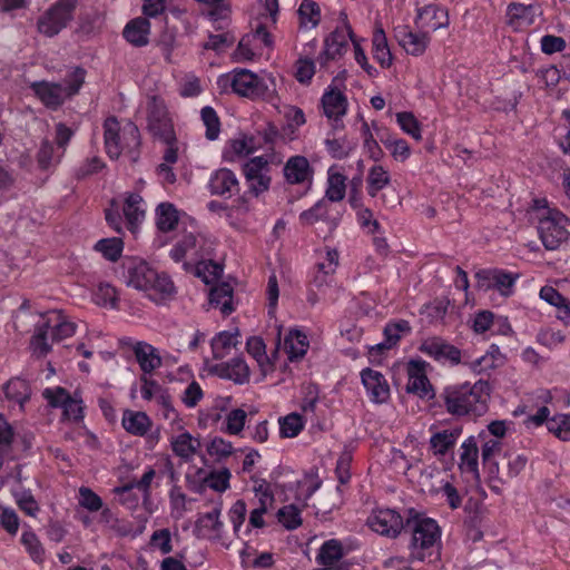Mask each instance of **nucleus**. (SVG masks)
I'll list each match as a JSON object with an SVG mask.
<instances>
[{
	"instance_id": "1",
	"label": "nucleus",
	"mask_w": 570,
	"mask_h": 570,
	"mask_svg": "<svg viewBox=\"0 0 570 570\" xmlns=\"http://www.w3.org/2000/svg\"><path fill=\"white\" fill-rule=\"evenodd\" d=\"M489 397L490 385L483 380H479L474 384L465 382L448 385L439 396L446 412L458 417L484 414Z\"/></svg>"
},
{
	"instance_id": "2",
	"label": "nucleus",
	"mask_w": 570,
	"mask_h": 570,
	"mask_svg": "<svg viewBox=\"0 0 570 570\" xmlns=\"http://www.w3.org/2000/svg\"><path fill=\"white\" fill-rule=\"evenodd\" d=\"M217 85L224 92L230 91L250 100L263 99L272 102L276 94L274 78H262L245 68H235L220 75Z\"/></svg>"
},
{
	"instance_id": "3",
	"label": "nucleus",
	"mask_w": 570,
	"mask_h": 570,
	"mask_svg": "<svg viewBox=\"0 0 570 570\" xmlns=\"http://www.w3.org/2000/svg\"><path fill=\"white\" fill-rule=\"evenodd\" d=\"M124 269L127 284L136 289L150 292L153 296L161 299L175 293L170 276L165 272H157L144 259L128 258L124 262Z\"/></svg>"
},
{
	"instance_id": "4",
	"label": "nucleus",
	"mask_w": 570,
	"mask_h": 570,
	"mask_svg": "<svg viewBox=\"0 0 570 570\" xmlns=\"http://www.w3.org/2000/svg\"><path fill=\"white\" fill-rule=\"evenodd\" d=\"M77 325L61 311L49 312L43 321L37 324L30 340L32 355L42 358L51 351L52 343H58L72 336Z\"/></svg>"
},
{
	"instance_id": "5",
	"label": "nucleus",
	"mask_w": 570,
	"mask_h": 570,
	"mask_svg": "<svg viewBox=\"0 0 570 570\" xmlns=\"http://www.w3.org/2000/svg\"><path fill=\"white\" fill-rule=\"evenodd\" d=\"M538 204V233L548 250H557L570 245V219L557 208Z\"/></svg>"
},
{
	"instance_id": "6",
	"label": "nucleus",
	"mask_w": 570,
	"mask_h": 570,
	"mask_svg": "<svg viewBox=\"0 0 570 570\" xmlns=\"http://www.w3.org/2000/svg\"><path fill=\"white\" fill-rule=\"evenodd\" d=\"M282 161V155L273 148L269 153L248 158L242 166L247 193L257 198L268 191L272 185L271 166H278Z\"/></svg>"
},
{
	"instance_id": "7",
	"label": "nucleus",
	"mask_w": 570,
	"mask_h": 570,
	"mask_svg": "<svg viewBox=\"0 0 570 570\" xmlns=\"http://www.w3.org/2000/svg\"><path fill=\"white\" fill-rule=\"evenodd\" d=\"M406 527L412 530L411 559L417 561H431L440 541L441 531L433 519L415 518L407 519Z\"/></svg>"
},
{
	"instance_id": "8",
	"label": "nucleus",
	"mask_w": 570,
	"mask_h": 570,
	"mask_svg": "<svg viewBox=\"0 0 570 570\" xmlns=\"http://www.w3.org/2000/svg\"><path fill=\"white\" fill-rule=\"evenodd\" d=\"M79 0H56L37 20V31L47 37L58 36L73 20Z\"/></svg>"
},
{
	"instance_id": "9",
	"label": "nucleus",
	"mask_w": 570,
	"mask_h": 570,
	"mask_svg": "<svg viewBox=\"0 0 570 570\" xmlns=\"http://www.w3.org/2000/svg\"><path fill=\"white\" fill-rule=\"evenodd\" d=\"M352 43L356 51V36L344 11L340 12L335 29L326 37L324 41V50L318 56V62L325 67L330 60L342 57Z\"/></svg>"
},
{
	"instance_id": "10",
	"label": "nucleus",
	"mask_w": 570,
	"mask_h": 570,
	"mask_svg": "<svg viewBox=\"0 0 570 570\" xmlns=\"http://www.w3.org/2000/svg\"><path fill=\"white\" fill-rule=\"evenodd\" d=\"M43 397L48 401V404L55 409L62 410V420L80 423L85 419V404L80 392L75 391L72 394L65 387L57 386L55 389H46L43 391Z\"/></svg>"
},
{
	"instance_id": "11",
	"label": "nucleus",
	"mask_w": 570,
	"mask_h": 570,
	"mask_svg": "<svg viewBox=\"0 0 570 570\" xmlns=\"http://www.w3.org/2000/svg\"><path fill=\"white\" fill-rule=\"evenodd\" d=\"M366 525L374 532L389 538H396L404 529L403 517L392 509L374 510L366 520Z\"/></svg>"
},
{
	"instance_id": "12",
	"label": "nucleus",
	"mask_w": 570,
	"mask_h": 570,
	"mask_svg": "<svg viewBox=\"0 0 570 570\" xmlns=\"http://www.w3.org/2000/svg\"><path fill=\"white\" fill-rule=\"evenodd\" d=\"M206 188L212 196L227 200L239 194L240 183L232 169L222 167L210 173Z\"/></svg>"
},
{
	"instance_id": "13",
	"label": "nucleus",
	"mask_w": 570,
	"mask_h": 570,
	"mask_svg": "<svg viewBox=\"0 0 570 570\" xmlns=\"http://www.w3.org/2000/svg\"><path fill=\"white\" fill-rule=\"evenodd\" d=\"M148 128L160 140L174 139V126L168 110L163 101L153 97L148 104Z\"/></svg>"
},
{
	"instance_id": "14",
	"label": "nucleus",
	"mask_w": 570,
	"mask_h": 570,
	"mask_svg": "<svg viewBox=\"0 0 570 570\" xmlns=\"http://www.w3.org/2000/svg\"><path fill=\"white\" fill-rule=\"evenodd\" d=\"M420 352L440 363L458 365L461 362V351L439 336L428 337L422 341Z\"/></svg>"
},
{
	"instance_id": "15",
	"label": "nucleus",
	"mask_w": 570,
	"mask_h": 570,
	"mask_svg": "<svg viewBox=\"0 0 570 570\" xmlns=\"http://www.w3.org/2000/svg\"><path fill=\"white\" fill-rule=\"evenodd\" d=\"M340 254L335 248L326 247L324 253H320L311 285L321 289L328 286L334 281V273L338 267Z\"/></svg>"
},
{
	"instance_id": "16",
	"label": "nucleus",
	"mask_w": 570,
	"mask_h": 570,
	"mask_svg": "<svg viewBox=\"0 0 570 570\" xmlns=\"http://www.w3.org/2000/svg\"><path fill=\"white\" fill-rule=\"evenodd\" d=\"M361 379L366 395L372 403L383 404L389 401L390 385L381 372L372 368H364L361 371Z\"/></svg>"
},
{
	"instance_id": "17",
	"label": "nucleus",
	"mask_w": 570,
	"mask_h": 570,
	"mask_svg": "<svg viewBox=\"0 0 570 570\" xmlns=\"http://www.w3.org/2000/svg\"><path fill=\"white\" fill-rule=\"evenodd\" d=\"M209 372L219 379L229 380L240 385L249 381L250 374L247 363L239 356L212 365Z\"/></svg>"
},
{
	"instance_id": "18",
	"label": "nucleus",
	"mask_w": 570,
	"mask_h": 570,
	"mask_svg": "<svg viewBox=\"0 0 570 570\" xmlns=\"http://www.w3.org/2000/svg\"><path fill=\"white\" fill-rule=\"evenodd\" d=\"M262 149V144L254 135H242L227 142L223 151V159L235 163Z\"/></svg>"
},
{
	"instance_id": "19",
	"label": "nucleus",
	"mask_w": 570,
	"mask_h": 570,
	"mask_svg": "<svg viewBox=\"0 0 570 570\" xmlns=\"http://www.w3.org/2000/svg\"><path fill=\"white\" fill-rule=\"evenodd\" d=\"M283 174L289 185H301L313 180L314 169L306 157L301 155L292 156L284 165Z\"/></svg>"
},
{
	"instance_id": "20",
	"label": "nucleus",
	"mask_w": 570,
	"mask_h": 570,
	"mask_svg": "<svg viewBox=\"0 0 570 570\" xmlns=\"http://www.w3.org/2000/svg\"><path fill=\"white\" fill-rule=\"evenodd\" d=\"M394 37L399 45L412 56L423 55L430 42L428 32H414L407 26L394 28Z\"/></svg>"
},
{
	"instance_id": "21",
	"label": "nucleus",
	"mask_w": 570,
	"mask_h": 570,
	"mask_svg": "<svg viewBox=\"0 0 570 570\" xmlns=\"http://www.w3.org/2000/svg\"><path fill=\"white\" fill-rule=\"evenodd\" d=\"M282 347L289 363L301 362L306 355L309 341L306 333L299 328H289L284 335Z\"/></svg>"
},
{
	"instance_id": "22",
	"label": "nucleus",
	"mask_w": 570,
	"mask_h": 570,
	"mask_svg": "<svg viewBox=\"0 0 570 570\" xmlns=\"http://www.w3.org/2000/svg\"><path fill=\"white\" fill-rule=\"evenodd\" d=\"M321 102L324 115L333 121V127L337 129L347 110L346 97L340 90L331 89L323 94Z\"/></svg>"
},
{
	"instance_id": "23",
	"label": "nucleus",
	"mask_w": 570,
	"mask_h": 570,
	"mask_svg": "<svg viewBox=\"0 0 570 570\" xmlns=\"http://www.w3.org/2000/svg\"><path fill=\"white\" fill-rule=\"evenodd\" d=\"M321 484L322 481L316 473L307 472L301 479L285 485V489L297 503L306 507L307 501L320 489Z\"/></svg>"
},
{
	"instance_id": "24",
	"label": "nucleus",
	"mask_w": 570,
	"mask_h": 570,
	"mask_svg": "<svg viewBox=\"0 0 570 570\" xmlns=\"http://www.w3.org/2000/svg\"><path fill=\"white\" fill-rule=\"evenodd\" d=\"M102 127L106 153L110 159H118L122 154V126L115 116H109Z\"/></svg>"
},
{
	"instance_id": "25",
	"label": "nucleus",
	"mask_w": 570,
	"mask_h": 570,
	"mask_svg": "<svg viewBox=\"0 0 570 570\" xmlns=\"http://www.w3.org/2000/svg\"><path fill=\"white\" fill-rule=\"evenodd\" d=\"M406 391L420 397H433V390L428 376L424 374V362L411 361L409 363V381Z\"/></svg>"
},
{
	"instance_id": "26",
	"label": "nucleus",
	"mask_w": 570,
	"mask_h": 570,
	"mask_svg": "<svg viewBox=\"0 0 570 570\" xmlns=\"http://www.w3.org/2000/svg\"><path fill=\"white\" fill-rule=\"evenodd\" d=\"M30 89L49 109L57 110L63 104V89L60 83L46 80L33 81L30 83Z\"/></svg>"
},
{
	"instance_id": "27",
	"label": "nucleus",
	"mask_w": 570,
	"mask_h": 570,
	"mask_svg": "<svg viewBox=\"0 0 570 570\" xmlns=\"http://www.w3.org/2000/svg\"><path fill=\"white\" fill-rule=\"evenodd\" d=\"M358 226L364 234L372 236L373 245L379 253L386 250L387 243L382 226L368 208H358Z\"/></svg>"
},
{
	"instance_id": "28",
	"label": "nucleus",
	"mask_w": 570,
	"mask_h": 570,
	"mask_svg": "<svg viewBox=\"0 0 570 570\" xmlns=\"http://www.w3.org/2000/svg\"><path fill=\"white\" fill-rule=\"evenodd\" d=\"M416 23L421 28L435 31L449 26L448 10L439 4H428L417 10Z\"/></svg>"
},
{
	"instance_id": "29",
	"label": "nucleus",
	"mask_w": 570,
	"mask_h": 570,
	"mask_svg": "<svg viewBox=\"0 0 570 570\" xmlns=\"http://www.w3.org/2000/svg\"><path fill=\"white\" fill-rule=\"evenodd\" d=\"M122 212L128 229L135 233L139 224L145 219L146 202L138 193H128L125 198Z\"/></svg>"
},
{
	"instance_id": "30",
	"label": "nucleus",
	"mask_w": 570,
	"mask_h": 570,
	"mask_svg": "<svg viewBox=\"0 0 570 570\" xmlns=\"http://www.w3.org/2000/svg\"><path fill=\"white\" fill-rule=\"evenodd\" d=\"M132 352L142 372L141 375H149L161 366V357L157 348L151 344L141 341L136 342L132 346Z\"/></svg>"
},
{
	"instance_id": "31",
	"label": "nucleus",
	"mask_w": 570,
	"mask_h": 570,
	"mask_svg": "<svg viewBox=\"0 0 570 570\" xmlns=\"http://www.w3.org/2000/svg\"><path fill=\"white\" fill-rule=\"evenodd\" d=\"M150 22L147 18L138 17L127 22L122 37L134 47H144L149 42Z\"/></svg>"
},
{
	"instance_id": "32",
	"label": "nucleus",
	"mask_w": 570,
	"mask_h": 570,
	"mask_svg": "<svg viewBox=\"0 0 570 570\" xmlns=\"http://www.w3.org/2000/svg\"><path fill=\"white\" fill-rule=\"evenodd\" d=\"M462 430L460 428L438 431L430 438V449L436 458L441 459L453 450Z\"/></svg>"
},
{
	"instance_id": "33",
	"label": "nucleus",
	"mask_w": 570,
	"mask_h": 570,
	"mask_svg": "<svg viewBox=\"0 0 570 570\" xmlns=\"http://www.w3.org/2000/svg\"><path fill=\"white\" fill-rule=\"evenodd\" d=\"M247 353L257 362L263 377L274 372L273 358L266 353V344L259 336H250L246 342Z\"/></svg>"
},
{
	"instance_id": "34",
	"label": "nucleus",
	"mask_w": 570,
	"mask_h": 570,
	"mask_svg": "<svg viewBox=\"0 0 570 570\" xmlns=\"http://www.w3.org/2000/svg\"><path fill=\"white\" fill-rule=\"evenodd\" d=\"M459 468L463 473L471 474L472 479H479L478 442L474 436L468 438L461 445Z\"/></svg>"
},
{
	"instance_id": "35",
	"label": "nucleus",
	"mask_w": 570,
	"mask_h": 570,
	"mask_svg": "<svg viewBox=\"0 0 570 570\" xmlns=\"http://www.w3.org/2000/svg\"><path fill=\"white\" fill-rule=\"evenodd\" d=\"M507 24L514 31L522 30L533 22V12L530 6L511 3L507 9Z\"/></svg>"
},
{
	"instance_id": "36",
	"label": "nucleus",
	"mask_w": 570,
	"mask_h": 570,
	"mask_svg": "<svg viewBox=\"0 0 570 570\" xmlns=\"http://www.w3.org/2000/svg\"><path fill=\"white\" fill-rule=\"evenodd\" d=\"M124 429L136 436H144L151 428V420L145 412L126 410L122 414Z\"/></svg>"
},
{
	"instance_id": "37",
	"label": "nucleus",
	"mask_w": 570,
	"mask_h": 570,
	"mask_svg": "<svg viewBox=\"0 0 570 570\" xmlns=\"http://www.w3.org/2000/svg\"><path fill=\"white\" fill-rule=\"evenodd\" d=\"M3 392L10 402L19 404L21 409L30 400L31 396V387L29 382L21 377L10 379L4 384Z\"/></svg>"
},
{
	"instance_id": "38",
	"label": "nucleus",
	"mask_w": 570,
	"mask_h": 570,
	"mask_svg": "<svg viewBox=\"0 0 570 570\" xmlns=\"http://www.w3.org/2000/svg\"><path fill=\"white\" fill-rule=\"evenodd\" d=\"M157 228L163 233L174 230L179 222V212L171 203H160L155 210Z\"/></svg>"
},
{
	"instance_id": "39",
	"label": "nucleus",
	"mask_w": 570,
	"mask_h": 570,
	"mask_svg": "<svg viewBox=\"0 0 570 570\" xmlns=\"http://www.w3.org/2000/svg\"><path fill=\"white\" fill-rule=\"evenodd\" d=\"M198 439L193 438L189 432H183L171 439L174 454L185 462L190 461L199 448Z\"/></svg>"
},
{
	"instance_id": "40",
	"label": "nucleus",
	"mask_w": 570,
	"mask_h": 570,
	"mask_svg": "<svg viewBox=\"0 0 570 570\" xmlns=\"http://www.w3.org/2000/svg\"><path fill=\"white\" fill-rule=\"evenodd\" d=\"M299 28L311 30L321 22V8L314 0H303L297 10Z\"/></svg>"
},
{
	"instance_id": "41",
	"label": "nucleus",
	"mask_w": 570,
	"mask_h": 570,
	"mask_svg": "<svg viewBox=\"0 0 570 570\" xmlns=\"http://www.w3.org/2000/svg\"><path fill=\"white\" fill-rule=\"evenodd\" d=\"M209 303L214 307H219L224 315H229L233 311V287L228 283H222L209 293Z\"/></svg>"
},
{
	"instance_id": "42",
	"label": "nucleus",
	"mask_w": 570,
	"mask_h": 570,
	"mask_svg": "<svg viewBox=\"0 0 570 570\" xmlns=\"http://www.w3.org/2000/svg\"><path fill=\"white\" fill-rule=\"evenodd\" d=\"M238 344V332L223 331L216 334L210 342L213 357L222 360Z\"/></svg>"
},
{
	"instance_id": "43",
	"label": "nucleus",
	"mask_w": 570,
	"mask_h": 570,
	"mask_svg": "<svg viewBox=\"0 0 570 570\" xmlns=\"http://www.w3.org/2000/svg\"><path fill=\"white\" fill-rule=\"evenodd\" d=\"M503 363L504 356L499 346L492 344L484 355L471 362L470 367L473 372L482 373L499 367Z\"/></svg>"
},
{
	"instance_id": "44",
	"label": "nucleus",
	"mask_w": 570,
	"mask_h": 570,
	"mask_svg": "<svg viewBox=\"0 0 570 570\" xmlns=\"http://www.w3.org/2000/svg\"><path fill=\"white\" fill-rule=\"evenodd\" d=\"M122 154H128L132 160L139 156V147L141 144L138 127L128 121L122 126Z\"/></svg>"
},
{
	"instance_id": "45",
	"label": "nucleus",
	"mask_w": 570,
	"mask_h": 570,
	"mask_svg": "<svg viewBox=\"0 0 570 570\" xmlns=\"http://www.w3.org/2000/svg\"><path fill=\"white\" fill-rule=\"evenodd\" d=\"M345 176L341 173L328 170L325 199L332 203L341 202L346 195Z\"/></svg>"
},
{
	"instance_id": "46",
	"label": "nucleus",
	"mask_w": 570,
	"mask_h": 570,
	"mask_svg": "<svg viewBox=\"0 0 570 570\" xmlns=\"http://www.w3.org/2000/svg\"><path fill=\"white\" fill-rule=\"evenodd\" d=\"M20 542L33 562L40 564L45 561V548L38 535L30 528L22 532Z\"/></svg>"
},
{
	"instance_id": "47",
	"label": "nucleus",
	"mask_w": 570,
	"mask_h": 570,
	"mask_svg": "<svg viewBox=\"0 0 570 570\" xmlns=\"http://www.w3.org/2000/svg\"><path fill=\"white\" fill-rule=\"evenodd\" d=\"M279 434L282 438H296L305 428L306 421L299 413H289L279 419Z\"/></svg>"
},
{
	"instance_id": "48",
	"label": "nucleus",
	"mask_w": 570,
	"mask_h": 570,
	"mask_svg": "<svg viewBox=\"0 0 570 570\" xmlns=\"http://www.w3.org/2000/svg\"><path fill=\"white\" fill-rule=\"evenodd\" d=\"M94 249L107 261L117 262L122 254L124 242L119 237L102 238L95 244Z\"/></svg>"
},
{
	"instance_id": "49",
	"label": "nucleus",
	"mask_w": 570,
	"mask_h": 570,
	"mask_svg": "<svg viewBox=\"0 0 570 570\" xmlns=\"http://www.w3.org/2000/svg\"><path fill=\"white\" fill-rule=\"evenodd\" d=\"M396 122L402 131L411 136L416 141L422 140V128L421 124L411 111H401L395 115Z\"/></svg>"
},
{
	"instance_id": "50",
	"label": "nucleus",
	"mask_w": 570,
	"mask_h": 570,
	"mask_svg": "<svg viewBox=\"0 0 570 570\" xmlns=\"http://www.w3.org/2000/svg\"><path fill=\"white\" fill-rule=\"evenodd\" d=\"M328 200L320 199L311 208L304 210L299 215V220L305 225H314L320 220L328 219Z\"/></svg>"
},
{
	"instance_id": "51",
	"label": "nucleus",
	"mask_w": 570,
	"mask_h": 570,
	"mask_svg": "<svg viewBox=\"0 0 570 570\" xmlns=\"http://www.w3.org/2000/svg\"><path fill=\"white\" fill-rule=\"evenodd\" d=\"M278 522L283 524L287 530H295L301 527L302 509L296 504H287L282 507L277 512Z\"/></svg>"
},
{
	"instance_id": "52",
	"label": "nucleus",
	"mask_w": 570,
	"mask_h": 570,
	"mask_svg": "<svg viewBox=\"0 0 570 570\" xmlns=\"http://www.w3.org/2000/svg\"><path fill=\"white\" fill-rule=\"evenodd\" d=\"M411 331L412 327L405 320L389 322L383 331L385 337L384 341L387 342L391 347H393L399 343L403 335L410 334Z\"/></svg>"
},
{
	"instance_id": "53",
	"label": "nucleus",
	"mask_w": 570,
	"mask_h": 570,
	"mask_svg": "<svg viewBox=\"0 0 570 570\" xmlns=\"http://www.w3.org/2000/svg\"><path fill=\"white\" fill-rule=\"evenodd\" d=\"M367 184L368 194L375 196L377 191L390 184L389 171L381 165H374L368 171Z\"/></svg>"
},
{
	"instance_id": "54",
	"label": "nucleus",
	"mask_w": 570,
	"mask_h": 570,
	"mask_svg": "<svg viewBox=\"0 0 570 570\" xmlns=\"http://www.w3.org/2000/svg\"><path fill=\"white\" fill-rule=\"evenodd\" d=\"M200 117L206 127V138L208 140L217 139L220 132V120L216 110L210 106H205L200 110Z\"/></svg>"
},
{
	"instance_id": "55",
	"label": "nucleus",
	"mask_w": 570,
	"mask_h": 570,
	"mask_svg": "<svg viewBox=\"0 0 570 570\" xmlns=\"http://www.w3.org/2000/svg\"><path fill=\"white\" fill-rule=\"evenodd\" d=\"M95 304L104 307H115L117 304L116 288L109 283H99L92 292Z\"/></svg>"
},
{
	"instance_id": "56",
	"label": "nucleus",
	"mask_w": 570,
	"mask_h": 570,
	"mask_svg": "<svg viewBox=\"0 0 570 570\" xmlns=\"http://www.w3.org/2000/svg\"><path fill=\"white\" fill-rule=\"evenodd\" d=\"M228 520L233 525L234 534L239 538L247 515V504L243 499L236 500L228 510Z\"/></svg>"
},
{
	"instance_id": "57",
	"label": "nucleus",
	"mask_w": 570,
	"mask_h": 570,
	"mask_svg": "<svg viewBox=\"0 0 570 570\" xmlns=\"http://www.w3.org/2000/svg\"><path fill=\"white\" fill-rule=\"evenodd\" d=\"M252 480L254 482L253 491L255 493V498L257 499V505L272 508L275 498L271 483L265 479H258L255 476H253Z\"/></svg>"
},
{
	"instance_id": "58",
	"label": "nucleus",
	"mask_w": 570,
	"mask_h": 570,
	"mask_svg": "<svg viewBox=\"0 0 570 570\" xmlns=\"http://www.w3.org/2000/svg\"><path fill=\"white\" fill-rule=\"evenodd\" d=\"M135 489L136 488L130 482L114 489L118 502L131 511L138 508L140 501L139 495L134 491Z\"/></svg>"
},
{
	"instance_id": "59",
	"label": "nucleus",
	"mask_w": 570,
	"mask_h": 570,
	"mask_svg": "<svg viewBox=\"0 0 570 570\" xmlns=\"http://www.w3.org/2000/svg\"><path fill=\"white\" fill-rule=\"evenodd\" d=\"M549 432L554 434L563 442L570 441V416L567 414H559L553 416L547 422Z\"/></svg>"
},
{
	"instance_id": "60",
	"label": "nucleus",
	"mask_w": 570,
	"mask_h": 570,
	"mask_svg": "<svg viewBox=\"0 0 570 570\" xmlns=\"http://www.w3.org/2000/svg\"><path fill=\"white\" fill-rule=\"evenodd\" d=\"M149 546L161 554H169L173 551L171 532L167 528L155 530L150 537Z\"/></svg>"
},
{
	"instance_id": "61",
	"label": "nucleus",
	"mask_w": 570,
	"mask_h": 570,
	"mask_svg": "<svg viewBox=\"0 0 570 570\" xmlns=\"http://www.w3.org/2000/svg\"><path fill=\"white\" fill-rule=\"evenodd\" d=\"M247 414L243 409H234L232 410L225 419V428L223 429L226 433L230 435L239 434L246 422Z\"/></svg>"
},
{
	"instance_id": "62",
	"label": "nucleus",
	"mask_w": 570,
	"mask_h": 570,
	"mask_svg": "<svg viewBox=\"0 0 570 570\" xmlns=\"http://www.w3.org/2000/svg\"><path fill=\"white\" fill-rule=\"evenodd\" d=\"M373 48L375 58L382 66L391 63V52L387 46V40L383 30L375 31L373 36Z\"/></svg>"
},
{
	"instance_id": "63",
	"label": "nucleus",
	"mask_w": 570,
	"mask_h": 570,
	"mask_svg": "<svg viewBox=\"0 0 570 570\" xmlns=\"http://www.w3.org/2000/svg\"><path fill=\"white\" fill-rule=\"evenodd\" d=\"M518 277V274L495 268L493 288L499 291L502 295L509 296L512 294V288Z\"/></svg>"
},
{
	"instance_id": "64",
	"label": "nucleus",
	"mask_w": 570,
	"mask_h": 570,
	"mask_svg": "<svg viewBox=\"0 0 570 570\" xmlns=\"http://www.w3.org/2000/svg\"><path fill=\"white\" fill-rule=\"evenodd\" d=\"M230 478L232 473L228 469L224 468L218 471H213L208 474L206 479V484L208 488L216 492H225L230 487Z\"/></svg>"
}]
</instances>
